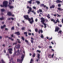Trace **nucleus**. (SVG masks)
I'll return each mask as SVG.
<instances>
[{
  "label": "nucleus",
  "mask_w": 63,
  "mask_h": 63,
  "mask_svg": "<svg viewBox=\"0 0 63 63\" xmlns=\"http://www.w3.org/2000/svg\"><path fill=\"white\" fill-rule=\"evenodd\" d=\"M24 18H25L26 19L28 20L29 21L30 23L31 24L33 23L34 22V20H33V18H31V19H30L28 17V15H25L24 16Z\"/></svg>",
  "instance_id": "nucleus-1"
},
{
  "label": "nucleus",
  "mask_w": 63,
  "mask_h": 63,
  "mask_svg": "<svg viewBox=\"0 0 63 63\" xmlns=\"http://www.w3.org/2000/svg\"><path fill=\"white\" fill-rule=\"evenodd\" d=\"M8 5V1H4L3 2V5H1L0 6L1 7H7Z\"/></svg>",
  "instance_id": "nucleus-2"
},
{
  "label": "nucleus",
  "mask_w": 63,
  "mask_h": 63,
  "mask_svg": "<svg viewBox=\"0 0 63 63\" xmlns=\"http://www.w3.org/2000/svg\"><path fill=\"white\" fill-rule=\"evenodd\" d=\"M27 8H29V10H28V14H29L30 12H32L34 13V14H36V12L32 10V8H31L29 6H27Z\"/></svg>",
  "instance_id": "nucleus-3"
},
{
  "label": "nucleus",
  "mask_w": 63,
  "mask_h": 63,
  "mask_svg": "<svg viewBox=\"0 0 63 63\" xmlns=\"http://www.w3.org/2000/svg\"><path fill=\"white\" fill-rule=\"evenodd\" d=\"M41 22H42L43 24L44 25V28H46V27H47L46 26V24L44 23V21H45V19H44L43 18H41Z\"/></svg>",
  "instance_id": "nucleus-4"
},
{
  "label": "nucleus",
  "mask_w": 63,
  "mask_h": 63,
  "mask_svg": "<svg viewBox=\"0 0 63 63\" xmlns=\"http://www.w3.org/2000/svg\"><path fill=\"white\" fill-rule=\"evenodd\" d=\"M12 0H9V4L8 5V7H9L10 9H12V8H13L14 7L13 6H11V5L12 4Z\"/></svg>",
  "instance_id": "nucleus-5"
},
{
  "label": "nucleus",
  "mask_w": 63,
  "mask_h": 63,
  "mask_svg": "<svg viewBox=\"0 0 63 63\" xmlns=\"http://www.w3.org/2000/svg\"><path fill=\"white\" fill-rule=\"evenodd\" d=\"M24 55H22L21 57V60H20V59H17V61L18 62H19V61H20L21 62V61H22L23 60V58H24Z\"/></svg>",
  "instance_id": "nucleus-6"
},
{
  "label": "nucleus",
  "mask_w": 63,
  "mask_h": 63,
  "mask_svg": "<svg viewBox=\"0 0 63 63\" xmlns=\"http://www.w3.org/2000/svg\"><path fill=\"white\" fill-rule=\"evenodd\" d=\"M51 21H53V22H54L55 23H57V22H58V23H59V20L58 19H57V20H56V22H55V20L53 19H51Z\"/></svg>",
  "instance_id": "nucleus-7"
},
{
  "label": "nucleus",
  "mask_w": 63,
  "mask_h": 63,
  "mask_svg": "<svg viewBox=\"0 0 63 63\" xmlns=\"http://www.w3.org/2000/svg\"><path fill=\"white\" fill-rule=\"evenodd\" d=\"M8 50L10 53V54H12V48H10L8 49Z\"/></svg>",
  "instance_id": "nucleus-8"
},
{
  "label": "nucleus",
  "mask_w": 63,
  "mask_h": 63,
  "mask_svg": "<svg viewBox=\"0 0 63 63\" xmlns=\"http://www.w3.org/2000/svg\"><path fill=\"white\" fill-rule=\"evenodd\" d=\"M20 45H18L16 46H15V47L17 48H20Z\"/></svg>",
  "instance_id": "nucleus-9"
},
{
  "label": "nucleus",
  "mask_w": 63,
  "mask_h": 63,
  "mask_svg": "<svg viewBox=\"0 0 63 63\" xmlns=\"http://www.w3.org/2000/svg\"><path fill=\"white\" fill-rule=\"evenodd\" d=\"M31 43H32V44H33L34 43V41H33V40L34 39L33 38V37H32L31 38Z\"/></svg>",
  "instance_id": "nucleus-10"
},
{
  "label": "nucleus",
  "mask_w": 63,
  "mask_h": 63,
  "mask_svg": "<svg viewBox=\"0 0 63 63\" xmlns=\"http://www.w3.org/2000/svg\"><path fill=\"white\" fill-rule=\"evenodd\" d=\"M59 29V28L58 27L56 28V29L55 30V31H58V30Z\"/></svg>",
  "instance_id": "nucleus-11"
},
{
  "label": "nucleus",
  "mask_w": 63,
  "mask_h": 63,
  "mask_svg": "<svg viewBox=\"0 0 63 63\" xmlns=\"http://www.w3.org/2000/svg\"><path fill=\"white\" fill-rule=\"evenodd\" d=\"M32 0L34 1V0H30V1L28 2V3H29V4H31L32 3Z\"/></svg>",
  "instance_id": "nucleus-12"
},
{
  "label": "nucleus",
  "mask_w": 63,
  "mask_h": 63,
  "mask_svg": "<svg viewBox=\"0 0 63 63\" xmlns=\"http://www.w3.org/2000/svg\"><path fill=\"white\" fill-rule=\"evenodd\" d=\"M6 26V25H3V26H1V29H3L4 28H5V27Z\"/></svg>",
  "instance_id": "nucleus-13"
},
{
  "label": "nucleus",
  "mask_w": 63,
  "mask_h": 63,
  "mask_svg": "<svg viewBox=\"0 0 63 63\" xmlns=\"http://www.w3.org/2000/svg\"><path fill=\"white\" fill-rule=\"evenodd\" d=\"M15 34H17V35H20V33H19V32H15Z\"/></svg>",
  "instance_id": "nucleus-14"
},
{
  "label": "nucleus",
  "mask_w": 63,
  "mask_h": 63,
  "mask_svg": "<svg viewBox=\"0 0 63 63\" xmlns=\"http://www.w3.org/2000/svg\"><path fill=\"white\" fill-rule=\"evenodd\" d=\"M40 33H43V31H42V30H40L39 31V34H40Z\"/></svg>",
  "instance_id": "nucleus-15"
},
{
  "label": "nucleus",
  "mask_w": 63,
  "mask_h": 63,
  "mask_svg": "<svg viewBox=\"0 0 63 63\" xmlns=\"http://www.w3.org/2000/svg\"><path fill=\"white\" fill-rule=\"evenodd\" d=\"M8 16H11L12 15V13L11 12H9L8 13Z\"/></svg>",
  "instance_id": "nucleus-16"
},
{
  "label": "nucleus",
  "mask_w": 63,
  "mask_h": 63,
  "mask_svg": "<svg viewBox=\"0 0 63 63\" xmlns=\"http://www.w3.org/2000/svg\"><path fill=\"white\" fill-rule=\"evenodd\" d=\"M56 2L57 3H60V2H62V1L59 0H57L56 1Z\"/></svg>",
  "instance_id": "nucleus-17"
},
{
  "label": "nucleus",
  "mask_w": 63,
  "mask_h": 63,
  "mask_svg": "<svg viewBox=\"0 0 63 63\" xmlns=\"http://www.w3.org/2000/svg\"><path fill=\"white\" fill-rule=\"evenodd\" d=\"M9 39H10V40H11V41H13L14 40V39H12V37H9Z\"/></svg>",
  "instance_id": "nucleus-18"
},
{
  "label": "nucleus",
  "mask_w": 63,
  "mask_h": 63,
  "mask_svg": "<svg viewBox=\"0 0 63 63\" xmlns=\"http://www.w3.org/2000/svg\"><path fill=\"white\" fill-rule=\"evenodd\" d=\"M15 54H16V52H17V53H19V50H18L17 52L15 50Z\"/></svg>",
  "instance_id": "nucleus-19"
},
{
  "label": "nucleus",
  "mask_w": 63,
  "mask_h": 63,
  "mask_svg": "<svg viewBox=\"0 0 63 63\" xmlns=\"http://www.w3.org/2000/svg\"><path fill=\"white\" fill-rule=\"evenodd\" d=\"M55 7V6L54 5H52V6H51L50 7V9H52V8H53L54 7Z\"/></svg>",
  "instance_id": "nucleus-20"
},
{
  "label": "nucleus",
  "mask_w": 63,
  "mask_h": 63,
  "mask_svg": "<svg viewBox=\"0 0 63 63\" xmlns=\"http://www.w3.org/2000/svg\"><path fill=\"white\" fill-rule=\"evenodd\" d=\"M42 12V10L41 9H40L39 11H37V13H39V12Z\"/></svg>",
  "instance_id": "nucleus-21"
},
{
  "label": "nucleus",
  "mask_w": 63,
  "mask_h": 63,
  "mask_svg": "<svg viewBox=\"0 0 63 63\" xmlns=\"http://www.w3.org/2000/svg\"><path fill=\"white\" fill-rule=\"evenodd\" d=\"M17 41L18 43H21V42L20 41L19 39H17Z\"/></svg>",
  "instance_id": "nucleus-22"
},
{
  "label": "nucleus",
  "mask_w": 63,
  "mask_h": 63,
  "mask_svg": "<svg viewBox=\"0 0 63 63\" xmlns=\"http://www.w3.org/2000/svg\"><path fill=\"white\" fill-rule=\"evenodd\" d=\"M41 6H44V7H46V6L45 5H44L43 4H41Z\"/></svg>",
  "instance_id": "nucleus-23"
},
{
  "label": "nucleus",
  "mask_w": 63,
  "mask_h": 63,
  "mask_svg": "<svg viewBox=\"0 0 63 63\" xmlns=\"http://www.w3.org/2000/svg\"><path fill=\"white\" fill-rule=\"evenodd\" d=\"M40 55L39 54H38L37 55V57L38 58H40Z\"/></svg>",
  "instance_id": "nucleus-24"
},
{
  "label": "nucleus",
  "mask_w": 63,
  "mask_h": 63,
  "mask_svg": "<svg viewBox=\"0 0 63 63\" xmlns=\"http://www.w3.org/2000/svg\"><path fill=\"white\" fill-rule=\"evenodd\" d=\"M58 9L59 10V11H61V10H63L62 9H61L60 8H58Z\"/></svg>",
  "instance_id": "nucleus-25"
},
{
  "label": "nucleus",
  "mask_w": 63,
  "mask_h": 63,
  "mask_svg": "<svg viewBox=\"0 0 63 63\" xmlns=\"http://www.w3.org/2000/svg\"><path fill=\"white\" fill-rule=\"evenodd\" d=\"M33 61V60L32 59L31 60L30 63H32V62Z\"/></svg>",
  "instance_id": "nucleus-26"
},
{
  "label": "nucleus",
  "mask_w": 63,
  "mask_h": 63,
  "mask_svg": "<svg viewBox=\"0 0 63 63\" xmlns=\"http://www.w3.org/2000/svg\"><path fill=\"white\" fill-rule=\"evenodd\" d=\"M35 55H36V54H35V53H34L33 54V55H32V56L33 57H35Z\"/></svg>",
  "instance_id": "nucleus-27"
},
{
  "label": "nucleus",
  "mask_w": 63,
  "mask_h": 63,
  "mask_svg": "<svg viewBox=\"0 0 63 63\" xmlns=\"http://www.w3.org/2000/svg\"><path fill=\"white\" fill-rule=\"evenodd\" d=\"M47 17H48V18H50V17H49V14H48V16H47Z\"/></svg>",
  "instance_id": "nucleus-28"
},
{
  "label": "nucleus",
  "mask_w": 63,
  "mask_h": 63,
  "mask_svg": "<svg viewBox=\"0 0 63 63\" xmlns=\"http://www.w3.org/2000/svg\"><path fill=\"white\" fill-rule=\"evenodd\" d=\"M24 34L26 35V36L27 37V32H25L24 33Z\"/></svg>",
  "instance_id": "nucleus-29"
},
{
  "label": "nucleus",
  "mask_w": 63,
  "mask_h": 63,
  "mask_svg": "<svg viewBox=\"0 0 63 63\" xmlns=\"http://www.w3.org/2000/svg\"><path fill=\"white\" fill-rule=\"evenodd\" d=\"M61 32H62V31L61 30L59 31L58 32L59 33H60V34H61Z\"/></svg>",
  "instance_id": "nucleus-30"
},
{
  "label": "nucleus",
  "mask_w": 63,
  "mask_h": 63,
  "mask_svg": "<svg viewBox=\"0 0 63 63\" xmlns=\"http://www.w3.org/2000/svg\"><path fill=\"white\" fill-rule=\"evenodd\" d=\"M1 11L2 12H4L5 11V9H1Z\"/></svg>",
  "instance_id": "nucleus-31"
},
{
  "label": "nucleus",
  "mask_w": 63,
  "mask_h": 63,
  "mask_svg": "<svg viewBox=\"0 0 63 63\" xmlns=\"http://www.w3.org/2000/svg\"><path fill=\"white\" fill-rule=\"evenodd\" d=\"M36 3H37V4H40V2L38 1H36Z\"/></svg>",
  "instance_id": "nucleus-32"
},
{
  "label": "nucleus",
  "mask_w": 63,
  "mask_h": 63,
  "mask_svg": "<svg viewBox=\"0 0 63 63\" xmlns=\"http://www.w3.org/2000/svg\"><path fill=\"white\" fill-rule=\"evenodd\" d=\"M35 30L36 32H37V31H38V29L37 28Z\"/></svg>",
  "instance_id": "nucleus-33"
},
{
  "label": "nucleus",
  "mask_w": 63,
  "mask_h": 63,
  "mask_svg": "<svg viewBox=\"0 0 63 63\" xmlns=\"http://www.w3.org/2000/svg\"><path fill=\"white\" fill-rule=\"evenodd\" d=\"M41 38H43L44 36H43V35L42 34L41 35Z\"/></svg>",
  "instance_id": "nucleus-34"
},
{
  "label": "nucleus",
  "mask_w": 63,
  "mask_h": 63,
  "mask_svg": "<svg viewBox=\"0 0 63 63\" xmlns=\"http://www.w3.org/2000/svg\"><path fill=\"white\" fill-rule=\"evenodd\" d=\"M14 27H13L11 28L12 30H14Z\"/></svg>",
  "instance_id": "nucleus-35"
},
{
  "label": "nucleus",
  "mask_w": 63,
  "mask_h": 63,
  "mask_svg": "<svg viewBox=\"0 0 63 63\" xmlns=\"http://www.w3.org/2000/svg\"><path fill=\"white\" fill-rule=\"evenodd\" d=\"M58 15L57 17H60L61 16L59 15Z\"/></svg>",
  "instance_id": "nucleus-36"
},
{
  "label": "nucleus",
  "mask_w": 63,
  "mask_h": 63,
  "mask_svg": "<svg viewBox=\"0 0 63 63\" xmlns=\"http://www.w3.org/2000/svg\"><path fill=\"white\" fill-rule=\"evenodd\" d=\"M33 9H36V7H33Z\"/></svg>",
  "instance_id": "nucleus-37"
},
{
  "label": "nucleus",
  "mask_w": 63,
  "mask_h": 63,
  "mask_svg": "<svg viewBox=\"0 0 63 63\" xmlns=\"http://www.w3.org/2000/svg\"><path fill=\"white\" fill-rule=\"evenodd\" d=\"M4 19V18H0V20H3Z\"/></svg>",
  "instance_id": "nucleus-38"
},
{
  "label": "nucleus",
  "mask_w": 63,
  "mask_h": 63,
  "mask_svg": "<svg viewBox=\"0 0 63 63\" xmlns=\"http://www.w3.org/2000/svg\"><path fill=\"white\" fill-rule=\"evenodd\" d=\"M22 30H24L25 29V28L23 27L22 28Z\"/></svg>",
  "instance_id": "nucleus-39"
},
{
  "label": "nucleus",
  "mask_w": 63,
  "mask_h": 63,
  "mask_svg": "<svg viewBox=\"0 0 63 63\" xmlns=\"http://www.w3.org/2000/svg\"><path fill=\"white\" fill-rule=\"evenodd\" d=\"M37 52H38L40 53L41 52V51L39 50H37Z\"/></svg>",
  "instance_id": "nucleus-40"
},
{
  "label": "nucleus",
  "mask_w": 63,
  "mask_h": 63,
  "mask_svg": "<svg viewBox=\"0 0 63 63\" xmlns=\"http://www.w3.org/2000/svg\"><path fill=\"white\" fill-rule=\"evenodd\" d=\"M25 42H26V43H28V41L27 40H25Z\"/></svg>",
  "instance_id": "nucleus-41"
},
{
  "label": "nucleus",
  "mask_w": 63,
  "mask_h": 63,
  "mask_svg": "<svg viewBox=\"0 0 63 63\" xmlns=\"http://www.w3.org/2000/svg\"><path fill=\"white\" fill-rule=\"evenodd\" d=\"M22 40H24V37H22Z\"/></svg>",
  "instance_id": "nucleus-42"
},
{
  "label": "nucleus",
  "mask_w": 63,
  "mask_h": 63,
  "mask_svg": "<svg viewBox=\"0 0 63 63\" xmlns=\"http://www.w3.org/2000/svg\"><path fill=\"white\" fill-rule=\"evenodd\" d=\"M5 30H8V29L7 28H5Z\"/></svg>",
  "instance_id": "nucleus-43"
},
{
  "label": "nucleus",
  "mask_w": 63,
  "mask_h": 63,
  "mask_svg": "<svg viewBox=\"0 0 63 63\" xmlns=\"http://www.w3.org/2000/svg\"><path fill=\"white\" fill-rule=\"evenodd\" d=\"M52 39V38H50V39H49V40H51V39Z\"/></svg>",
  "instance_id": "nucleus-44"
},
{
  "label": "nucleus",
  "mask_w": 63,
  "mask_h": 63,
  "mask_svg": "<svg viewBox=\"0 0 63 63\" xmlns=\"http://www.w3.org/2000/svg\"><path fill=\"white\" fill-rule=\"evenodd\" d=\"M58 7H60L61 6V5L60 4H58Z\"/></svg>",
  "instance_id": "nucleus-45"
},
{
  "label": "nucleus",
  "mask_w": 63,
  "mask_h": 63,
  "mask_svg": "<svg viewBox=\"0 0 63 63\" xmlns=\"http://www.w3.org/2000/svg\"><path fill=\"white\" fill-rule=\"evenodd\" d=\"M17 43H14L13 44V45H16V44Z\"/></svg>",
  "instance_id": "nucleus-46"
},
{
  "label": "nucleus",
  "mask_w": 63,
  "mask_h": 63,
  "mask_svg": "<svg viewBox=\"0 0 63 63\" xmlns=\"http://www.w3.org/2000/svg\"><path fill=\"white\" fill-rule=\"evenodd\" d=\"M59 26H60V27H61V26H62V25H59Z\"/></svg>",
  "instance_id": "nucleus-47"
},
{
  "label": "nucleus",
  "mask_w": 63,
  "mask_h": 63,
  "mask_svg": "<svg viewBox=\"0 0 63 63\" xmlns=\"http://www.w3.org/2000/svg\"><path fill=\"white\" fill-rule=\"evenodd\" d=\"M2 36H0V39H2Z\"/></svg>",
  "instance_id": "nucleus-48"
},
{
  "label": "nucleus",
  "mask_w": 63,
  "mask_h": 63,
  "mask_svg": "<svg viewBox=\"0 0 63 63\" xmlns=\"http://www.w3.org/2000/svg\"><path fill=\"white\" fill-rule=\"evenodd\" d=\"M49 47L50 48H52V47L51 46H49Z\"/></svg>",
  "instance_id": "nucleus-49"
},
{
  "label": "nucleus",
  "mask_w": 63,
  "mask_h": 63,
  "mask_svg": "<svg viewBox=\"0 0 63 63\" xmlns=\"http://www.w3.org/2000/svg\"><path fill=\"white\" fill-rule=\"evenodd\" d=\"M62 23H63V19H62Z\"/></svg>",
  "instance_id": "nucleus-50"
},
{
  "label": "nucleus",
  "mask_w": 63,
  "mask_h": 63,
  "mask_svg": "<svg viewBox=\"0 0 63 63\" xmlns=\"http://www.w3.org/2000/svg\"><path fill=\"white\" fill-rule=\"evenodd\" d=\"M38 47H39V48H41V47L40 46H38Z\"/></svg>",
  "instance_id": "nucleus-51"
},
{
  "label": "nucleus",
  "mask_w": 63,
  "mask_h": 63,
  "mask_svg": "<svg viewBox=\"0 0 63 63\" xmlns=\"http://www.w3.org/2000/svg\"><path fill=\"white\" fill-rule=\"evenodd\" d=\"M43 15V14H42L41 13H40V14L39 15V16H41V15Z\"/></svg>",
  "instance_id": "nucleus-52"
},
{
  "label": "nucleus",
  "mask_w": 63,
  "mask_h": 63,
  "mask_svg": "<svg viewBox=\"0 0 63 63\" xmlns=\"http://www.w3.org/2000/svg\"><path fill=\"white\" fill-rule=\"evenodd\" d=\"M54 55V54H53L52 55V57H53V56Z\"/></svg>",
  "instance_id": "nucleus-53"
},
{
  "label": "nucleus",
  "mask_w": 63,
  "mask_h": 63,
  "mask_svg": "<svg viewBox=\"0 0 63 63\" xmlns=\"http://www.w3.org/2000/svg\"><path fill=\"white\" fill-rule=\"evenodd\" d=\"M13 34H12V35H11V37H13Z\"/></svg>",
  "instance_id": "nucleus-54"
},
{
  "label": "nucleus",
  "mask_w": 63,
  "mask_h": 63,
  "mask_svg": "<svg viewBox=\"0 0 63 63\" xmlns=\"http://www.w3.org/2000/svg\"><path fill=\"white\" fill-rule=\"evenodd\" d=\"M28 34L29 35H31V33H28Z\"/></svg>",
  "instance_id": "nucleus-55"
},
{
  "label": "nucleus",
  "mask_w": 63,
  "mask_h": 63,
  "mask_svg": "<svg viewBox=\"0 0 63 63\" xmlns=\"http://www.w3.org/2000/svg\"><path fill=\"white\" fill-rule=\"evenodd\" d=\"M35 21H38V20H37V19H35Z\"/></svg>",
  "instance_id": "nucleus-56"
},
{
  "label": "nucleus",
  "mask_w": 63,
  "mask_h": 63,
  "mask_svg": "<svg viewBox=\"0 0 63 63\" xmlns=\"http://www.w3.org/2000/svg\"><path fill=\"white\" fill-rule=\"evenodd\" d=\"M11 19H12V20H14V18H11Z\"/></svg>",
  "instance_id": "nucleus-57"
},
{
  "label": "nucleus",
  "mask_w": 63,
  "mask_h": 63,
  "mask_svg": "<svg viewBox=\"0 0 63 63\" xmlns=\"http://www.w3.org/2000/svg\"><path fill=\"white\" fill-rule=\"evenodd\" d=\"M30 56H31V55H32V54H31V53L30 54Z\"/></svg>",
  "instance_id": "nucleus-58"
},
{
  "label": "nucleus",
  "mask_w": 63,
  "mask_h": 63,
  "mask_svg": "<svg viewBox=\"0 0 63 63\" xmlns=\"http://www.w3.org/2000/svg\"><path fill=\"white\" fill-rule=\"evenodd\" d=\"M54 16H56V14H55V15H54Z\"/></svg>",
  "instance_id": "nucleus-59"
},
{
  "label": "nucleus",
  "mask_w": 63,
  "mask_h": 63,
  "mask_svg": "<svg viewBox=\"0 0 63 63\" xmlns=\"http://www.w3.org/2000/svg\"><path fill=\"white\" fill-rule=\"evenodd\" d=\"M41 26L42 27H43V25H41Z\"/></svg>",
  "instance_id": "nucleus-60"
},
{
  "label": "nucleus",
  "mask_w": 63,
  "mask_h": 63,
  "mask_svg": "<svg viewBox=\"0 0 63 63\" xmlns=\"http://www.w3.org/2000/svg\"><path fill=\"white\" fill-rule=\"evenodd\" d=\"M51 43L52 44H54V43H53V42H51Z\"/></svg>",
  "instance_id": "nucleus-61"
},
{
  "label": "nucleus",
  "mask_w": 63,
  "mask_h": 63,
  "mask_svg": "<svg viewBox=\"0 0 63 63\" xmlns=\"http://www.w3.org/2000/svg\"><path fill=\"white\" fill-rule=\"evenodd\" d=\"M17 25L18 26H19V24L18 23H17Z\"/></svg>",
  "instance_id": "nucleus-62"
},
{
  "label": "nucleus",
  "mask_w": 63,
  "mask_h": 63,
  "mask_svg": "<svg viewBox=\"0 0 63 63\" xmlns=\"http://www.w3.org/2000/svg\"><path fill=\"white\" fill-rule=\"evenodd\" d=\"M3 47H5V45L3 44Z\"/></svg>",
  "instance_id": "nucleus-63"
},
{
  "label": "nucleus",
  "mask_w": 63,
  "mask_h": 63,
  "mask_svg": "<svg viewBox=\"0 0 63 63\" xmlns=\"http://www.w3.org/2000/svg\"><path fill=\"white\" fill-rule=\"evenodd\" d=\"M47 39H48V37H47Z\"/></svg>",
  "instance_id": "nucleus-64"
}]
</instances>
